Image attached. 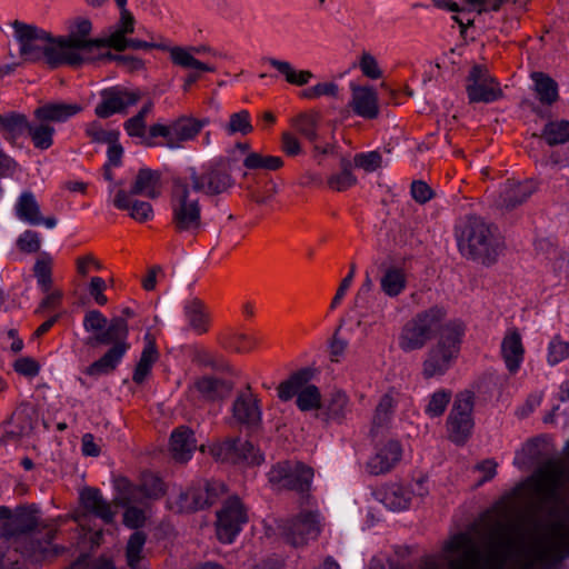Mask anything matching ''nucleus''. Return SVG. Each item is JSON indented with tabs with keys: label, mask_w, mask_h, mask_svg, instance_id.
Here are the masks:
<instances>
[{
	"label": "nucleus",
	"mask_w": 569,
	"mask_h": 569,
	"mask_svg": "<svg viewBox=\"0 0 569 569\" xmlns=\"http://www.w3.org/2000/svg\"><path fill=\"white\" fill-rule=\"evenodd\" d=\"M170 207L174 231L198 234L202 228L200 194L180 177L172 181Z\"/></svg>",
	"instance_id": "1a4fd4ad"
},
{
	"label": "nucleus",
	"mask_w": 569,
	"mask_h": 569,
	"mask_svg": "<svg viewBox=\"0 0 569 569\" xmlns=\"http://www.w3.org/2000/svg\"><path fill=\"white\" fill-rule=\"evenodd\" d=\"M396 405L397 400L391 392H387L380 398L372 418L375 428L383 427L390 421Z\"/></svg>",
	"instance_id": "864d4df0"
},
{
	"label": "nucleus",
	"mask_w": 569,
	"mask_h": 569,
	"mask_svg": "<svg viewBox=\"0 0 569 569\" xmlns=\"http://www.w3.org/2000/svg\"><path fill=\"white\" fill-rule=\"evenodd\" d=\"M351 98L349 106L353 113L367 120L377 119L380 114L377 91L369 86L350 83Z\"/></svg>",
	"instance_id": "393cba45"
},
{
	"label": "nucleus",
	"mask_w": 569,
	"mask_h": 569,
	"mask_svg": "<svg viewBox=\"0 0 569 569\" xmlns=\"http://www.w3.org/2000/svg\"><path fill=\"white\" fill-rule=\"evenodd\" d=\"M128 335L127 320L121 317L113 318L106 330L89 340L91 345H112L111 348L100 359L92 362L84 373L90 377H99L112 372L130 348Z\"/></svg>",
	"instance_id": "6e6552de"
},
{
	"label": "nucleus",
	"mask_w": 569,
	"mask_h": 569,
	"mask_svg": "<svg viewBox=\"0 0 569 569\" xmlns=\"http://www.w3.org/2000/svg\"><path fill=\"white\" fill-rule=\"evenodd\" d=\"M402 448L397 440H387L377 447L375 455L367 462V471L379 476L391 471L401 460Z\"/></svg>",
	"instance_id": "a878e982"
},
{
	"label": "nucleus",
	"mask_w": 569,
	"mask_h": 569,
	"mask_svg": "<svg viewBox=\"0 0 569 569\" xmlns=\"http://www.w3.org/2000/svg\"><path fill=\"white\" fill-rule=\"evenodd\" d=\"M340 167L341 171L331 174L327 180L328 187L338 192L346 191L357 183V178L352 173L351 162L348 159L342 158Z\"/></svg>",
	"instance_id": "49530a36"
},
{
	"label": "nucleus",
	"mask_w": 569,
	"mask_h": 569,
	"mask_svg": "<svg viewBox=\"0 0 569 569\" xmlns=\"http://www.w3.org/2000/svg\"><path fill=\"white\" fill-rule=\"evenodd\" d=\"M256 343L257 341L253 337L242 332L232 333L223 341L224 348L238 353L251 351Z\"/></svg>",
	"instance_id": "13d9d810"
},
{
	"label": "nucleus",
	"mask_w": 569,
	"mask_h": 569,
	"mask_svg": "<svg viewBox=\"0 0 569 569\" xmlns=\"http://www.w3.org/2000/svg\"><path fill=\"white\" fill-rule=\"evenodd\" d=\"M293 128L310 142L318 139L317 118L309 113H300L292 120Z\"/></svg>",
	"instance_id": "6e6d98bb"
},
{
	"label": "nucleus",
	"mask_w": 569,
	"mask_h": 569,
	"mask_svg": "<svg viewBox=\"0 0 569 569\" xmlns=\"http://www.w3.org/2000/svg\"><path fill=\"white\" fill-rule=\"evenodd\" d=\"M535 91L543 104H551L558 99V86L555 80L542 72L532 73Z\"/></svg>",
	"instance_id": "c03bdc74"
},
{
	"label": "nucleus",
	"mask_w": 569,
	"mask_h": 569,
	"mask_svg": "<svg viewBox=\"0 0 569 569\" xmlns=\"http://www.w3.org/2000/svg\"><path fill=\"white\" fill-rule=\"evenodd\" d=\"M199 194L209 196L226 192L233 186V179L222 162H210L198 171L196 168H188L180 177Z\"/></svg>",
	"instance_id": "ddd939ff"
},
{
	"label": "nucleus",
	"mask_w": 569,
	"mask_h": 569,
	"mask_svg": "<svg viewBox=\"0 0 569 569\" xmlns=\"http://www.w3.org/2000/svg\"><path fill=\"white\" fill-rule=\"evenodd\" d=\"M563 481L565 468L555 460L547 461L530 479L533 493L542 502L556 500Z\"/></svg>",
	"instance_id": "a211bd4d"
},
{
	"label": "nucleus",
	"mask_w": 569,
	"mask_h": 569,
	"mask_svg": "<svg viewBox=\"0 0 569 569\" xmlns=\"http://www.w3.org/2000/svg\"><path fill=\"white\" fill-rule=\"evenodd\" d=\"M27 132L37 149L47 150L53 144L56 129L47 120L34 118L32 122H29Z\"/></svg>",
	"instance_id": "79ce46f5"
},
{
	"label": "nucleus",
	"mask_w": 569,
	"mask_h": 569,
	"mask_svg": "<svg viewBox=\"0 0 569 569\" xmlns=\"http://www.w3.org/2000/svg\"><path fill=\"white\" fill-rule=\"evenodd\" d=\"M247 512L238 498H230L217 513V537L223 543H231L247 522Z\"/></svg>",
	"instance_id": "412c9836"
},
{
	"label": "nucleus",
	"mask_w": 569,
	"mask_h": 569,
	"mask_svg": "<svg viewBox=\"0 0 569 569\" xmlns=\"http://www.w3.org/2000/svg\"><path fill=\"white\" fill-rule=\"evenodd\" d=\"M473 395L469 391L457 395L447 418L449 439L456 445H465L473 429Z\"/></svg>",
	"instance_id": "f3484780"
},
{
	"label": "nucleus",
	"mask_w": 569,
	"mask_h": 569,
	"mask_svg": "<svg viewBox=\"0 0 569 569\" xmlns=\"http://www.w3.org/2000/svg\"><path fill=\"white\" fill-rule=\"evenodd\" d=\"M92 30L91 21L86 18H77L69 24V34L58 37L60 48L68 66H80L87 61L98 59L102 50V39H89Z\"/></svg>",
	"instance_id": "9b49d317"
},
{
	"label": "nucleus",
	"mask_w": 569,
	"mask_h": 569,
	"mask_svg": "<svg viewBox=\"0 0 569 569\" xmlns=\"http://www.w3.org/2000/svg\"><path fill=\"white\" fill-rule=\"evenodd\" d=\"M196 448L197 440L190 428L180 426L172 431L170 437V451L176 461L187 462L191 459Z\"/></svg>",
	"instance_id": "473e14b6"
},
{
	"label": "nucleus",
	"mask_w": 569,
	"mask_h": 569,
	"mask_svg": "<svg viewBox=\"0 0 569 569\" xmlns=\"http://www.w3.org/2000/svg\"><path fill=\"white\" fill-rule=\"evenodd\" d=\"M311 378L310 369H301L292 373L289 379L279 385L278 397L282 401H288L296 396L297 407L301 411L321 409V393L318 387L309 385Z\"/></svg>",
	"instance_id": "f8f14e48"
},
{
	"label": "nucleus",
	"mask_w": 569,
	"mask_h": 569,
	"mask_svg": "<svg viewBox=\"0 0 569 569\" xmlns=\"http://www.w3.org/2000/svg\"><path fill=\"white\" fill-rule=\"evenodd\" d=\"M134 196L123 189H119L114 193L112 204L118 210L128 211L129 216L138 222L151 220L153 218L152 206L148 201L134 199Z\"/></svg>",
	"instance_id": "c85d7f7f"
},
{
	"label": "nucleus",
	"mask_w": 569,
	"mask_h": 569,
	"mask_svg": "<svg viewBox=\"0 0 569 569\" xmlns=\"http://www.w3.org/2000/svg\"><path fill=\"white\" fill-rule=\"evenodd\" d=\"M107 323L108 319L99 310L88 311L83 319V328L88 332H102Z\"/></svg>",
	"instance_id": "338daca9"
},
{
	"label": "nucleus",
	"mask_w": 569,
	"mask_h": 569,
	"mask_svg": "<svg viewBox=\"0 0 569 569\" xmlns=\"http://www.w3.org/2000/svg\"><path fill=\"white\" fill-rule=\"evenodd\" d=\"M86 133L93 142L99 143L116 142L119 138L118 131H107L97 121H92L87 126Z\"/></svg>",
	"instance_id": "680f3d73"
},
{
	"label": "nucleus",
	"mask_w": 569,
	"mask_h": 569,
	"mask_svg": "<svg viewBox=\"0 0 569 569\" xmlns=\"http://www.w3.org/2000/svg\"><path fill=\"white\" fill-rule=\"evenodd\" d=\"M379 284L387 297L397 298L407 289V271L402 267L389 266L382 271Z\"/></svg>",
	"instance_id": "e433bc0d"
},
{
	"label": "nucleus",
	"mask_w": 569,
	"mask_h": 569,
	"mask_svg": "<svg viewBox=\"0 0 569 569\" xmlns=\"http://www.w3.org/2000/svg\"><path fill=\"white\" fill-rule=\"evenodd\" d=\"M223 492V483L206 482L203 486L180 490L177 496H171L169 507L176 512H193L213 505Z\"/></svg>",
	"instance_id": "dca6fc26"
},
{
	"label": "nucleus",
	"mask_w": 569,
	"mask_h": 569,
	"mask_svg": "<svg viewBox=\"0 0 569 569\" xmlns=\"http://www.w3.org/2000/svg\"><path fill=\"white\" fill-rule=\"evenodd\" d=\"M467 96L471 103H491L501 98L499 83L491 77L488 69L473 66L469 72L466 86Z\"/></svg>",
	"instance_id": "6ab92c4d"
},
{
	"label": "nucleus",
	"mask_w": 569,
	"mask_h": 569,
	"mask_svg": "<svg viewBox=\"0 0 569 569\" xmlns=\"http://www.w3.org/2000/svg\"><path fill=\"white\" fill-rule=\"evenodd\" d=\"M222 129L230 137L237 133L241 136L250 134L253 131V126L249 111L243 109L231 113L228 122L222 124Z\"/></svg>",
	"instance_id": "de8ad7c7"
},
{
	"label": "nucleus",
	"mask_w": 569,
	"mask_h": 569,
	"mask_svg": "<svg viewBox=\"0 0 569 569\" xmlns=\"http://www.w3.org/2000/svg\"><path fill=\"white\" fill-rule=\"evenodd\" d=\"M465 326L460 320L445 323L437 341L425 356L421 371L425 379L442 377L451 369L459 356Z\"/></svg>",
	"instance_id": "20e7f679"
},
{
	"label": "nucleus",
	"mask_w": 569,
	"mask_h": 569,
	"mask_svg": "<svg viewBox=\"0 0 569 569\" xmlns=\"http://www.w3.org/2000/svg\"><path fill=\"white\" fill-rule=\"evenodd\" d=\"M14 212L18 219L31 226L43 224L48 229H53L58 223L53 216L42 217L40 204L31 191H23L19 196L14 204Z\"/></svg>",
	"instance_id": "bb28decb"
},
{
	"label": "nucleus",
	"mask_w": 569,
	"mask_h": 569,
	"mask_svg": "<svg viewBox=\"0 0 569 569\" xmlns=\"http://www.w3.org/2000/svg\"><path fill=\"white\" fill-rule=\"evenodd\" d=\"M139 491L147 498H159L164 493L163 482L154 476H146L139 487Z\"/></svg>",
	"instance_id": "0e129e2a"
},
{
	"label": "nucleus",
	"mask_w": 569,
	"mask_h": 569,
	"mask_svg": "<svg viewBox=\"0 0 569 569\" xmlns=\"http://www.w3.org/2000/svg\"><path fill=\"white\" fill-rule=\"evenodd\" d=\"M39 233L32 230H27L21 233L17 240V246L23 252L32 253L40 249Z\"/></svg>",
	"instance_id": "774afa93"
},
{
	"label": "nucleus",
	"mask_w": 569,
	"mask_h": 569,
	"mask_svg": "<svg viewBox=\"0 0 569 569\" xmlns=\"http://www.w3.org/2000/svg\"><path fill=\"white\" fill-rule=\"evenodd\" d=\"M147 537L142 531H134L127 543L126 556L128 565L134 569L142 558V550Z\"/></svg>",
	"instance_id": "4d7b16f0"
},
{
	"label": "nucleus",
	"mask_w": 569,
	"mask_h": 569,
	"mask_svg": "<svg viewBox=\"0 0 569 569\" xmlns=\"http://www.w3.org/2000/svg\"><path fill=\"white\" fill-rule=\"evenodd\" d=\"M266 62L291 86L303 87L315 77L312 71L308 69H296L293 64L287 60L267 58Z\"/></svg>",
	"instance_id": "58836bf2"
},
{
	"label": "nucleus",
	"mask_w": 569,
	"mask_h": 569,
	"mask_svg": "<svg viewBox=\"0 0 569 569\" xmlns=\"http://www.w3.org/2000/svg\"><path fill=\"white\" fill-rule=\"evenodd\" d=\"M321 530L318 511H301L295 518L286 521L282 531L288 542L295 547L307 545L318 538Z\"/></svg>",
	"instance_id": "aec40b11"
},
{
	"label": "nucleus",
	"mask_w": 569,
	"mask_h": 569,
	"mask_svg": "<svg viewBox=\"0 0 569 569\" xmlns=\"http://www.w3.org/2000/svg\"><path fill=\"white\" fill-rule=\"evenodd\" d=\"M321 410L327 421L342 423L351 413L352 405L346 392L335 390L326 398Z\"/></svg>",
	"instance_id": "72a5a7b5"
},
{
	"label": "nucleus",
	"mask_w": 569,
	"mask_h": 569,
	"mask_svg": "<svg viewBox=\"0 0 569 569\" xmlns=\"http://www.w3.org/2000/svg\"><path fill=\"white\" fill-rule=\"evenodd\" d=\"M243 166L249 170L277 171L283 167V160L278 156L249 152L243 160Z\"/></svg>",
	"instance_id": "a18cd8bd"
},
{
	"label": "nucleus",
	"mask_w": 569,
	"mask_h": 569,
	"mask_svg": "<svg viewBox=\"0 0 569 569\" xmlns=\"http://www.w3.org/2000/svg\"><path fill=\"white\" fill-rule=\"evenodd\" d=\"M100 58L116 61L119 67L123 68L128 72L139 71L144 68L142 59L130 54H112L108 51L106 53L100 52L98 54V59Z\"/></svg>",
	"instance_id": "bf43d9fd"
},
{
	"label": "nucleus",
	"mask_w": 569,
	"mask_h": 569,
	"mask_svg": "<svg viewBox=\"0 0 569 569\" xmlns=\"http://www.w3.org/2000/svg\"><path fill=\"white\" fill-rule=\"evenodd\" d=\"M82 111V106L67 102H48L38 107L33 111L37 120H47L48 122H66L70 118Z\"/></svg>",
	"instance_id": "f704fd0d"
},
{
	"label": "nucleus",
	"mask_w": 569,
	"mask_h": 569,
	"mask_svg": "<svg viewBox=\"0 0 569 569\" xmlns=\"http://www.w3.org/2000/svg\"><path fill=\"white\" fill-rule=\"evenodd\" d=\"M80 501L87 512L92 513L106 523L113 522L117 512L112 505L103 498L99 489H83L80 492Z\"/></svg>",
	"instance_id": "c756f323"
},
{
	"label": "nucleus",
	"mask_w": 569,
	"mask_h": 569,
	"mask_svg": "<svg viewBox=\"0 0 569 569\" xmlns=\"http://www.w3.org/2000/svg\"><path fill=\"white\" fill-rule=\"evenodd\" d=\"M500 353L507 370L515 375L521 367L525 359V347L519 330L515 327L508 328L500 345Z\"/></svg>",
	"instance_id": "cd10ccee"
},
{
	"label": "nucleus",
	"mask_w": 569,
	"mask_h": 569,
	"mask_svg": "<svg viewBox=\"0 0 569 569\" xmlns=\"http://www.w3.org/2000/svg\"><path fill=\"white\" fill-rule=\"evenodd\" d=\"M33 274L40 290L43 293L49 292L52 287V258L46 254L38 259L33 266Z\"/></svg>",
	"instance_id": "3c124183"
},
{
	"label": "nucleus",
	"mask_w": 569,
	"mask_h": 569,
	"mask_svg": "<svg viewBox=\"0 0 569 569\" xmlns=\"http://www.w3.org/2000/svg\"><path fill=\"white\" fill-rule=\"evenodd\" d=\"M159 352L156 347L154 337L150 333L144 336V347L142 349L140 360L136 366L132 380L140 385L149 376L153 363L158 360Z\"/></svg>",
	"instance_id": "a19ab883"
},
{
	"label": "nucleus",
	"mask_w": 569,
	"mask_h": 569,
	"mask_svg": "<svg viewBox=\"0 0 569 569\" xmlns=\"http://www.w3.org/2000/svg\"><path fill=\"white\" fill-rule=\"evenodd\" d=\"M268 479L279 489L305 493L310 490L313 469L300 461H280L268 472Z\"/></svg>",
	"instance_id": "4468645a"
},
{
	"label": "nucleus",
	"mask_w": 569,
	"mask_h": 569,
	"mask_svg": "<svg viewBox=\"0 0 569 569\" xmlns=\"http://www.w3.org/2000/svg\"><path fill=\"white\" fill-rule=\"evenodd\" d=\"M569 357V342L560 337H555L548 347V362L552 366L561 362Z\"/></svg>",
	"instance_id": "e2e57ef3"
},
{
	"label": "nucleus",
	"mask_w": 569,
	"mask_h": 569,
	"mask_svg": "<svg viewBox=\"0 0 569 569\" xmlns=\"http://www.w3.org/2000/svg\"><path fill=\"white\" fill-rule=\"evenodd\" d=\"M171 62L188 72H214L216 68L196 58V54L188 47H167Z\"/></svg>",
	"instance_id": "4c0bfd02"
},
{
	"label": "nucleus",
	"mask_w": 569,
	"mask_h": 569,
	"mask_svg": "<svg viewBox=\"0 0 569 569\" xmlns=\"http://www.w3.org/2000/svg\"><path fill=\"white\" fill-rule=\"evenodd\" d=\"M208 120H199L192 117H180L169 124L154 123L150 126L152 137L163 138V146L169 149L183 147L184 142L193 140L208 124Z\"/></svg>",
	"instance_id": "2eb2a0df"
},
{
	"label": "nucleus",
	"mask_w": 569,
	"mask_h": 569,
	"mask_svg": "<svg viewBox=\"0 0 569 569\" xmlns=\"http://www.w3.org/2000/svg\"><path fill=\"white\" fill-rule=\"evenodd\" d=\"M542 137L549 146L569 142V121H551L542 131Z\"/></svg>",
	"instance_id": "8fccbe9b"
},
{
	"label": "nucleus",
	"mask_w": 569,
	"mask_h": 569,
	"mask_svg": "<svg viewBox=\"0 0 569 569\" xmlns=\"http://www.w3.org/2000/svg\"><path fill=\"white\" fill-rule=\"evenodd\" d=\"M460 253L471 260L490 266L503 250V241L495 224L478 216H469L457 227Z\"/></svg>",
	"instance_id": "7ed1b4c3"
},
{
	"label": "nucleus",
	"mask_w": 569,
	"mask_h": 569,
	"mask_svg": "<svg viewBox=\"0 0 569 569\" xmlns=\"http://www.w3.org/2000/svg\"><path fill=\"white\" fill-rule=\"evenodd\" d=\"M446 310L433 306L417 312L401 328L398 336V346L403 352L421 350L433 338L440 335Z\"/></svg>",
	"instance_id": "9d476101"
},
{
	"label": "nucleus",
	"mask_w": 569,
	"mask_h": 569,
	"mask_svg": "<svg viewBox=\"0 0 569 569\" xmlns=\"http://www.w3.org/2000/svg\"><path fill=\"white\" fill-rule=\"evenodd\" d=\"M123 128L129 137L139 139L140 143L152 147L158 143L154 141L157 137H152L150 128L147 130L146 121L136 117H131L124 121Z\"/></svg>",
	"instance_id": "603ef678"
},
{
	"label": "nucleus",
	"mask_w": 569,
	"mask_h": 569,
	"mask_svg": "<svg viewBox=\"0 0 569 569\" xmlns=\"http://www.w3.org/2000/svg\"><path fill=\"white\" fill-rule=\"evenodd\" d=\"M12 27L19 42L20 56L24 61L37 62L44 59L51 68L67 64L58 38H53L43 29L18 20L12 23Z\"/></svg>",
	"instance_id": "39448f33"
},
{
	"label": "nucleus",
	"mask_w": 569,
	"mask_h": 569,
	"mask_svg": "<svg viewBox=\"0 0 569 569\" xmlns=\"http://www.w3.org/2000/svg\"><path fill=\"white\" fill-rule=\"evenodd\" d=\"M518 536L519 529L513 536L515 546L509 558L515 556L518 569H547L569 556V522L566 520L551 522L543 533L521 548H517Z\"/></svg>",
	"instance_id": "f03ea898"
},
{
	"label": "nucleus",
	"mask_w": 569,
	"mask_h": 569,
	"mask_svg": "<svg viewBox=\"0 0 569 569\" xmlns=\"http://www.w3.org/2000/svg\"><path fill=\"white\" fill-rule=\"evenodd\" d=\"M39 525L38 510L33 507L18 508L11 518L14 533L24 535L23 538H19L17 550L34 561L50 553L51 543L56 537L52 528L44 527L40 539L41 532L37 530Z\"/></svg>",
	"instance_id": "423d86ee"
},
{
	"label": "nucleus",
	"mask_w": 569,
	"mask_h": 569,
	"mask_svg": "<svg viewBox=\"0 0 569 569\" xmlns=\"http://www.w3.org/2000/svg\"><path fill=\"white\" fill-rule=\"evenodd\" d=\"M210 453L222 461L247 462L249 465H260L263 456L251 442L240 439H226L222 442L210 446Z\"/></svg>",
	"instance_id": "5701e85b"
},
{
	"label": "nucleus",
	"mask_w": 569,
	"mask_h": 569,
	"mask_svg": "<svg viewBox=\"0 0 569 569\" xmlns=\"http://www.w3.org/2000/svg\"><path fill=\"white\" fill-rule=\"evenodd\" d=\"M197 390L209 399L219 398L226 389L224 382L213 378L203 377L196 382Z\"/></svg>",
	"instance_id": "052dcab7"
},
{
	"label": "nucleus",
	"mask_w": 569,
	"mask_h": 569,
	"mask_svg": "<svg viewBox=\"0 0 569 569\" xmlns=\"http://www.w3.org/2000/svg\"><path fill=\"white\" fill-rule=\"evenodd\" d=\"M128 335L127 320L121 317L113 318L106 330L89 340L91 345H112L111 348L100 359L92 362L84 373L90 377H99L112 372L130 348Z\"/></svg>",
	"instance_id": "0eeeda50"
},
{
	"label": "nucleus",
	"mask_w": 569,
	"mask_h": 569,
	"mask_svg": "<svg viewBox=\"0 0 569 569\" xmlns=\"http://www.w3.org/2000/svg\"><path fill=\"white\" fill-rule=\"evenodd\" d=\"M340 93V87L335 81L318 82L311 87H308L299 92V98L305 100H317L322 97L338 98Z\"/></svg>",
	"instance_id": "09e8293b"
},
{
	"label": "nucleus",
	"mask_w": 569,
	"mask_h": 569,
	"mask_svg": "<svg viewBox=\"0 0 569 569\" xmlns=\"http://www.w3.org/2000/svg\"><path fill=\"white\" fill-rule=\"evenodd\" d=\"M451 391L447 389H439L435 391L430 396L429 402L425 408L426 415L430 418H438L442 416L451 400Z\"/></svg>",
	"instance_id": "5fc2aeb1"
},
{
	"label": "nucleus",
	"mask_w": 569,
	"mask_h": 569,
	"mask_svg": "<svg viewBox=\"0 0 569 569\" xmlns=\"http://www.w3.org/2000/svg\"><path fill=\"white\" fill-rule=\"evenodd\" d=\"M134 31V18L129 10L120 12L117 28L107 38H102V49L112 48L118 51L126 49V36Z\"/></svg>",
	"instance_id": "ea45409f"
},
{
	"label": "nucleus",
	"mask_w": 569,
	"mask_h": 569,
	"mask_svg": "<svg viewBox=\"0 0 569 569\" xmlns=\"http://www.w3.org/2000/svg\"><path fill=\"white\" fill-rule=\"evenodd\" d=\"M29 121L26 116L17 112L0 114V131L6 139H17L28 129Z\"/></svg>",
	"instance_id": "37998d69"
},
{
	"label": "nucleus",
	"mask_w": 569,
	"mask_h": 569,
	"mask_svg": "<svg viewBox=\"0 0 569 569\" xmlns=\"http://www.w3.org/2000/svg\"><path fill=\"white\" fill-rule=\"evenodd\" d=\"M233 418L242 425L256 426L261 420L259 400L249 390L240 393L233 402Z\"/></svg>",
	"instance_id": "2f4dec72"
},
{
	"label": "nucleus",
	"mask_w": 569,
	"mask_h": 569,
	"mask_svg": "<svg viewBox=\"0 0 569 569\" xmlns=\"http://www.w3.org/2000/svg\"><path fill=\"white\" fill-rule=\"evenodd\" d=\"M184 320L188 328L198 336L204 335L210 329L211 313L208 307L198 298L184 303Z\"/></svg>",
	"instance_id": "7c9ffc66"
},
{
	"label": "nucleus",
	"mask_w": 569,
	"mask_h": 569,
	"mask_svg": "<svg viewBox=\"0 0 569 569\" xmlns=\"http://www.w3.org/2000/svg\"><path fill=\"white\" fill-rule=\"evenodd\" d=\"M518 525L496 521L487 536V553L482 558L480 550L471 543L466 533L456 535L447 545L449 551L462 553L449 562V569H503L509 562L513 550V536Z\"/></svg>",
	"instance_id": "f257e3e1"
},
{
	"label": "nucleus",
	"mask_w": 569,
	"mask_h": 569,
	"mask_svg": "<svg viewBox=\"0 0 569 569\" xmlns=\"http://www.w3.org/2000/svg\"><path fill=\"white\" fill-rule=\"evenodd\" d=\"M537 190V183L533 180H507L497 198L495 204L505 210H512L517 206L526 202Z\"/></svg>",
	"instance_id": "b1692460"
},
{
	"label": "nucleus",
	"mask_w": 569,
	"mask_h": 569,
	"mask_svg": "<svg viewBox=\"0 0 569 569\" xmlns=\"http://www.w3.org/2000/svg\"><path fill=\"white\" fill-rule=\"evenodd\" d=\"M158 171L149 168H141L128 193L144 196L149 199H157L161 194V179Z\"/></svg>",
	"instance_id": "c9c22d12"
},
{
	"label": "nucleus",
	"mask_w": 569,
	"mask_h": 569,
	"mask_svg": "<svg viewBox=\"0 0 569 569\" xmlns=\"http://www.w3.org/2000/svg\"><path fill=\"white\" fill-rule=\"evenodd\" d=\"M101 100L96 106L94 113L102 119L116 113H123L129 107L139 102L142 94L139 90H129L123 87H111L100 92Z\"/></svg>",
	"instance_id": "4be33fe9"
},
{
	"label": "nucleus",
	"mask_w": 569,
	"mask_h": 569,
	"mask_svg": "<svg viewBox=\"0 0 569 569\" xmlns=\"http://www.w3.org/2000/svg\"><path fill=\"white\" fill-rule=\"evenodd\" d=\"M359 68L362 74L369 79L377 80L382 76V71L379 68L377 59L369 52H363L361 54Z\"/></svg>",
	"instance_id": "69168bd1"
}]
</instances>
